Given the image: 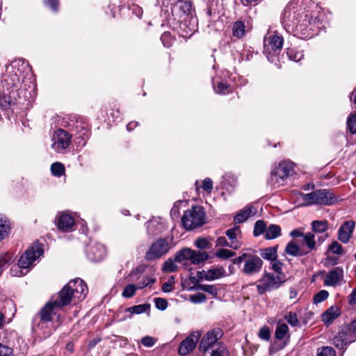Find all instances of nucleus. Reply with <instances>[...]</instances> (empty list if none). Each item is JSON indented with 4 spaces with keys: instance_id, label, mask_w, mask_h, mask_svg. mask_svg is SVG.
Listing matches in <instances>:
<instances>
[{
    "instance_id": "obj_1",
    "label": "nucleus",
    "mask_w": 356,
    "mask_h": 356,
    "mask_svg": "<svg viewBox=\"0 0 356 356\" xmlns=\"http://www.w3.org/2000/svg\"><path fill=\"white\" fill-rule=\"evenodd\" d=\"M311 21L309 11L303 0L292 1L284 9L282 22L289 28L302 31L311 24Z\"/></svg>"
},
{
    "instance_id": "obj_2",
    "label": "nucleus",
    "mask_w": 356,
    "mask_h": 356,
    "mask_svg": "<svg viewBox=\"0 0 356 356\" xmlns=\"http://www.w3.org/2000/svg\"><path fill=\"white\" fill-rule=\"evenodd\" d=\"M88 293L86 284L79 278L70 280L51 298L60 308L69 305L72 302L83 300Z\"/></svg>"
},
{
    "instance_id": "obj_3",
    "label": "nucleus",
    "mask_w": 356,
    "mask_h": 356,
    "mask_svg": "<svg viewBox=\"0 0 356 356\" xmlns=\"http://www.w3.org/2000/svg\"><path fill=\"white\" fill-rule=\"evenodd\" d=\"M300 195L305 206L312 204L330 205L336 201L334 194L327 189H318L306 194L300 193Z\"/></svg>"
},
{
    "instance_id": "obj_4",
    "label": "nucleus",
    "mask_w": 356,
    "mask_h": 356,
    "mask_svg": "<svg viewBox=\"0 0 356 356\" xmlns=\"http://www.w3.org/2000/svg\"><path fill=\"white\" fill-rule=\"evenodd\" d=\"M186 229L191 230L205 223V213L202 207L194 206L184 212L181 218Z\"/></svg>"
},
{
    "instance_id": "obj_5",
    "label": "nucleus",
    "mask_w": 356,
    "mask_h": 356,
    "mask_svg": "<svg viewBox=\"0 0 356 356\" xmlns=\"http://www.w3.org/2000/svg\"><path fill=\"white\" fill-rule=\"evenodd\" d=\"M284 282V275H275L266 273L257 282V291L262 295L267 291L278 289Z\"/></svg>"
},
{
    "instance_id": "obj_6",
    "label": "nucleus",
    "mask_w": 356,
    "mask_h": 356,
    "mask_svg": "<svg viewBox=\"0 0 356 356\" xmlns=\"http://www.w3.org/2000/svg\"><path fill=\"white\" fill-rule=\"evenodd\" d=\"M223 336V331L220 328H214L208 331L201 339L199 350L204 355L209 350L216 348L222 342L220 339Z\"/></svg>"
},
{
    "instance_id": "obj_7",
    "label": "nucleus",
    "mask_w": 356,
    "mask_h": 356,
    "mask_svg": "<svg viewBox=\"0 0 356 356\" xmlns=\"http://www.w3.org/2000/svg\"><path fill=\"white\" fill-rule=\"evenodd\" d=\"M209 258L206 252H197L191 248H184L179 250L175 255V261L182 262L184 260H190L194 265L200 264Z\"/></svg>"
},
{
    "instance_id": "obj_8",
    "label": "nucleus",
    "mask_w": 356,
    "mask_h": 356,
    "mask_svg": "<svg viewBox=\"0 0 356 356\" xmlns=\"http://www.w3.org/2000/svg\"><path fill=\"white\" fill-rule=\"evenodd\" d=\"M170 250V245L165 238H160L155 241L147 251L145 258L147 261H153L161 258Z\"/></svg>"
},
{
    "instance_id": "obj_9",
    "label": "nucleus",
    "mask_w": 356,
    "mask_h": 356,
    "mask_svg": "<svg viewBox=\"0 0 356 356\" xmlns=\"http://www.w3.org/2000/svg\"><path fill=\"white\" fill-rule=\"evenodd\" d=\"M43 254V250L38 245L30 247L21 256L18 261V266L21 268H28L34 261Z\"/></svg>"
},
{
    "instance_id": "obj_10",
    "label": "nucleus",
    "mask_w": 356,
    "mask_h": 356,
    "mask_svg": "<svg viewBox=\"0 0 356 356\" xmlns=\"http://www.w3.org/2000/svg\"><path fill=\"white\" fill-rule=\"evenodd\" d=\"M51 147L56 152H61L67 149L71 143V135L63 129H58L52 136Z\"/></svg>"
},
{
    "instance_id": "obj_11",
    "label": "nucleus",
    "mask_w": 356,
    "mask_h": 356,
    "mask_svg": "<svg viewBox=\"0 0 356 356\" xmlns=\"http://www.w3.org/2000/svg\"><path fill=\"white\" fill-rule=\"evenodd\" d=\"M262 259L257 255L249 254L242 272L247 275H252L259 273L263 266Z\"/></svg>"
},
{
    "instance_id": "obj_12",
    "label": "nucleus",
    "mask_w": 356,
    "mask_h": 356,
    "mask_svg": "<svg viewBox=\"0 0 356 356\" xmlns=\"http://www.w3.org/2000/svg\"><path fill=\"white\" fill-rule=\"evenodd\" d=\"M200 337L201 333L199 331H195L191 333V334L179 344L178 349L179 353L183 356L188 355L195 348Z\"/></svg>"
},
{
    "instance_id": "obj_13",
    "label": "nucleus",
    "mask_w": 356,
    "mask_h": 356,
    "mask_svg": "<svg viewBox=\"0 0 356 356\" xmlns=\"http://www.w3.org/2000/svg\"><path fill=\"white\" fill-rule=\"evenodd\" d=\"M355 341L348 327L343 326L333 339V344L339 349H343L347 344Z\"/></svg>"
},
{
    "instance_id": "obj_14",
    "label": "nucleus",
    "mask_w": 356,
    "mask_h": 356,
    "mask_svg": "<svg viewBox=\"0 0 356 356\" xmlns=\"http://www.w3.org/2000/svg\"><path fill=\"white\" fill-rule=\"evenodd\" d=\"M51 325V323L49 322H44L42 319L35 316L33 319L32 330L40 337L47 338L52 333V330L50 326Z\"/></svg>"
},
{
    "instance_id": "obj_15",
    "label": "nucleus",
    "mask_w": 356,
    "mask_h": 356,
    "mask_svg": "<svg viewBox=\"0 0 356 356\" xmlns=\"http://www.w3.org/2000/svg\"><path fill=\"white\" fill-rule=\"evenodd\" d=\"M21 84V81L16 72H9L6 74L2 80V86L9 91V94L17 91Z\"/></svg>"
},
{
    "instance_id": "obj_16",
    "label": "nucleus",
    "mask_w": 356,
    "mask_h": 356,
    "mask_svg": "<svg viewBox=\"0 0 356 356\" xmlns=\"http://www.w3.org/2000/svg\"><path fill=\"white\" fill-rule=\"evenodd\" d=\"M283 38L277 34L266 35L264 40V50L270 51H276L282 48Z\"/></svg>"
},
{
    "instance_id": "obj_17",
    "label": "nucleus",
    "mask_w": 356,
    "mask_h": 356,
    "mask_svg": "<svg viewBox=\"0 0 356 356\" xmlns=\"http://www.w3.org/2000/svg\"><path fill=\"white\" fill-rule=\"evenodd\" d=\"M56 221L58 229L64 232H71L74 225V218L65 212H60L57 214Z\"/></svg>"
},
{
    "instance_id": "obj_18",
    "label": "nucleus",
    "mask_w": 356,
    "mask_h": 356,
    "mask_svg": "<svg viewBox=\"0 0 356 356\" xmlns=\"http://www.w3.org/2000/svg\"><path fill=\"white\" fill-rule=\"evenodd\" d=\"M343 278V270L342 267H336L329 271L324 279V284L326 286H337L340 284Z\"/></svg>"
},
{
    "instance_id": "obj_19",
    "label": "nucleus",
    "mask_w": 356,
    "mask_h": 356,
    "mask_svg": "<svg viewBox=\"0 0 356 356\" xmlns=\"http://www.w3.org/2000/svg\"><path fill=\"white\" fill-rule=\"evenodd\" d=\"M355 225L353 220L346 221L342 224L338 230V239L343 243H347L353 235Z\"/></svg>"
},
{
    "instance_id": "obj_20",
    "label": "nucleus",
    "mask_w": 356,
    "mask_h": 356,
    "mask_svg": "<svg viewBox=\"0 0 356 356\" xmlns=\"http://www.w3.org/2000/svg\"><path fill=\"white\" fill-rule=\"evenodd\" d=\"M86 254L90 260L97 262L105 257L106 249L101 244L90 245L86 250Z\"/></svg>"
},
{
    "instance_id": "obj_21",
    "label": "nucleus",
    "mask_w": 356,
    "mask_h": 356,
    "mask_svg": "<svg viewBox=\"0 0 356 356\" xmlns=\"http://www.w3.org/2000/svg\"><path fill=\"white\" fill-rule=\"evenodd\" d=\"M60 307L54 304V301L51 300L46 305L41 309L38 318L42 319L44 322H49L51 323L52 315L56 314L57 310Z\"/></svg>"
},
{
    "instance_id": "obj_22",
    "label": "nucleus",
    "mask_w": 356,
    "mask_h": 356,
    "mask_svg": "<svg viewBox=\"0 0 356 356\" xmlns=\"http://www.w3.org/2000/svg\"><path fill=\"white\" fill-rule=\"evenodd\" d=\"M172 10V13L179 17L188 15L191 12L192 3L189 1L179 0L175 3Z\"/></svg>"
},
{
    "instance_id": "obj_23",
    "label": "nucleus",
    "mask_w": 356,
    "mask_h": 356,
    "mask_svg": "<svg viewBox=\"0 0 356 356\" xmlns=\"http://www.w3.org/2000/svg\"><path fill=\"white\" fill-rule=\"evenodd\" d=\"M226 236L229 240V248L237 250L241 248V243L238 241V236L241 234V230L238 226H234V227L227 229L225 232Z\"/></svg>"
},
{
    "instance_id": "obj_24",
    "label": "nucleus",
    "mask_w": 356,
    "mask_h": 356,
    "mask_svg": "<svg viewBox=\"0 0 356 356\" xmlns=\"http://www.w3.org/2000/svg\"><path fill=\"white\" fill-rule=\"evenodd\" d=\"M275 170L277 172L281 181H284L294 173L293 164L290 162H282Z\"/></svg>"
},
{
    "instance_id": "obj_25",
    "label": "nucleus",
    "mask_w": 356,
    "mask_h": 356,
    "mask_svg": "<svg viewBox=\"0 0 356 356\" xmlns=\"http://www.w3.org/2000/svg\"><path fill=\"white\" fill-rule=\"evenodd\" d=\"M226 276V271L222 266H218L208 270L204 276L201 277L202 280L212 281Z\"/></svg>"
},
{
    "instance_id": "obj_26",
    "label": "nucleus",
    "mask_w": 356,
    "mask_h": 356,
    "mask_svg": "<svg viewBox=\"0 0 356 356\" xmlns=\"http://www.w3.org/2000/svg\"><path fill=\"white\" fill-rule=\"evenodd\" d=\"M340 314L339 309L338 307L332 306L325 311L322 315V321L329 325L336 319Z\"/></svg>"
},
{
    "instance_id": "obj_27",
    "label": "nucleus",
    "mask_w": 356,
    "mask_h": 356,
    "mask_svg": "<svg viewBox=\"0 0 356 356\" xmlns=\"http://www.w3.org/2000/svg\"><path fill=\"white\" fill-rule=\"evenodd\" d=\"M253 207L251 205L246 206L241 210L234 218L235 223L244 222L250 216L253 214Z\"/></svg>"
},
{
    "instance_id": "obj_28",
    "label": "nucleus",
    "mask_w": 356,
    "mask_h": 356,
    "mask_svg": "<svg viewBox=\"0 0 356 356\" xmlns=\"http://www.w3.org/2000/svg\"><path fill=\"white\" fill-rule=\"evenodd\" d=\"M245 22L241 20L236 21L232 25V35L233 36L241 39L246 33Z\"/></svg>"
},
{
    "instance_id": "obj_29",
    "label": "nucleus",
    "mask_w": 356,
    "mask_h": 356,
    "mask_svg": "<svg viewBox=\"0 0 356 356\" xmlns=\"http://www.w3.org/2000/svg\"><path fill=\"white\" fill-rule=\"evenodd\" d=\"M193 289L196 291H202L208 293L213 298H217L218 293V289L217 286L213 284H198L194 286Z\"/></svg>"
},
{
    "instance_id": "obj_30",
    "label": "nucleus",
    "mask_w": 356,
    "mask_h": 356,
    "mask_svg": "<svg viewBox=\"0 0 356 356\" xmlns=\"http://www.w3.org/2000/svg\"><path fill=\"white\" fill-rule=\"evenodd\" d=\"M261 256L264 259L275 261L277 257V246L269 247L262 250Z\"/></svg>"
},
{
    "instance_id": "obj_31",
    "label": "nucleus",
    "mask_w": 356,
    "mask_h": 356,
    "mask_svg": "<svg viewBox=\"0 0 356 356\" xmlns=\"http://www.w3.org/2000/svg\"><path fill=\"white\" fill-rule=\"evenodd\" d=\"M289 327L286 323H279L276 327L275 336L279 340L283 339L286 335L289 337Z\"/></svg>"
},
{
    "instance_id": "obj_32",
    "label": "nucleus",
    "mask_w": 356,
    "mask_h": 356,
    "mask_svg": "<svg viewBox=\"0 0 356 356\" xmlns=\"http://www.w3.org/2000/svg\"><path fill=\"white\" fill-rule=\"evenodd\" d=\"M281 234V228L277 225H270L266 229L265 238L266 239H273Z\"/></svg>"
},
{
    "instance_id": "obj_33",
    "label": "nucleus",
    "mask_w": 356,
    "mask_h": 356,
    "mask_svg": "<svg viewBox=\"0 0 356 356\" xmlns=\"http://www.w3.org/2000/svg\"><path fill=\"white\" fill-rule=\"evenodd\" d=\"M285 253L293 257L303 255L299 246L293 241L289 242L285 248Z\"/></svg>"
},
{
    "instance_id": "obj_34",
    "label": "nucleus",
    "mask_w": 356,
    "mask_h": 356,
    "mask_svg": "<svg viewBox=\"0 0 356 356\" xmlns=\"http://www.w3.org/2000/svg\"><path fill=\"white\" fill-rule=\"evenodd\" d=\"M229 353L227 346L222 343L218 346L211 350L210 356H229Z\"/></svg>"
},
{
    "instance_id": "obj_35",
    "label": "nucleus",
    "mask_w": 356,
    "mask_h": 356,
    "mask_svg": "<svg viewBox=\"0 0 356 356\" xmlns=\"http://www.w3.org/2000/svg\"><path fill=\"white\" fill-rule=\"evenodd\" d=\"M149 308H150V305L147 303V304L138 305H134V306L130 307L127 308L126 311L131 314H140L146 312L147 310L149 309Z\"/></svg>"
},
{
    "instance_id": "obj_36",
    "label": "nucleus",
    "mask_w": 356,
    "mask_h": 356,
    "mask_svg": "<svg viewBox=\"0 0 356 356\" xmlns=\"http://www.w3.org/2000/svg\"><path fill=\"white\" fill-rule=\"evenodd\" d=\"M312 230L316 233H323L327 229V220H314L312 223Z\"/></svg>"
},
{
    "instance_id": "obj_37",
    "label": "nucleus",
    "mask_w": 356,
    "mask_h": 356,
    "mask_svg": "<svg viewBox=\"0 0 356 356\" xmlns=\"http://www.w3.org/2000/svg\"><path fill=\"white\" fill-rule=\"evenodd\" d=\"M284 181H281L280 176L277 175V172L274 170L268 179V184L274 188H278L284 184Z\"/></svg>"
},
{
    "instance_id": "obj_38",
    "label": "nucleus",
    "mask_w": 356,
    "mask_h": 356,
    "mask_svg": "<svg viewBox=\"0 0 356 356\" xmlns=\"http://www.w3.org/2000/svg\"><path fill=\"white\" fill-rule=\"evenodd\" d=\"M175 258L174 259H168L165 261L162 266V271L164 273H172L178 270V266L176 265Z\"/></svg>"
},
{
    "instance_id": "obj_39",
    "label": "nucleus",
    "mask_w": 356,
    "mask_h": 356,
    "mask_svg": "<svg viewBox=\"0 0 356 356\" xmlns=\"http://www.w3.org/2000/svg\"><path fill=\"white\" fill-rule=\"evenodd\" d=\"M216 257L221 259H228L236 255V252L230 250L221 248L218 250L216 254Z\"/></svg>"
},
{
    "instance_id": "obj_40",
    "label": "nucleus",
    "mask_w": 356,
    "mask_h": 356,
    "mask_svg": "<svg viewBox=\"0 0 356 356\" xmlns=\"http://www.w3.org/2000/svg\"><path fill=\"white\" fill-rule=\"evenodd\" d=\"M284 318L286 319L287 323L293 327H300V322L298 319L297 314L296 313L289 312L286 314Z\"/></svg>"
},
{
    "instance_id": "obj_41",
    "label": "nucleus",
    "mask_w": 356,
    "mask_h": 356,
    "mask_svg": "<svg viewBox=\"0 0 356 356\" xmlns=\"http://www.w3.org/2000/svg\"><path fill=\"white\" fill-rule=\"evenodd\" d=\"M266 225L263 220H257L254 224V235L255 236H258L259 235L263 234L264 233L266 234Z\"/></svg>"
},
{
    "instance_id": "obj_42",
    "label": "nucleus",
    "mask_w": 356,
    "mask_h": 356,
    "mask_svg": "<svg viewBox=\"0 0 356 356\" xmlns=\"http://www.w3.org/2000/svg\"><path fill=\"white\" fill-rule=\"evenodd\" d=\"M51 172L54 176L60 177L65 172V167L61 163H54L51 166Z\"/></svg>"
},
{
    "instance_id": "obj_43",
    "label": "nucleus",
    "mask_w": 356,
    "mask_h": 356,
    "mask_svg": "<svg viewBox=\"0 0 356 356\" xmlns=\"http://www.w3.org/2000/svg\"><path fill=\"white\" fill-rule=\"evenodd\" d=\"M195 245L200 249L205 250L210 249L211 244L210 241L206 238H198L195 241Z\"/></svg>"
},
{
    "instance_id": "obj_44",
    "label": "nucleus",
    "mask_w": 356,
    "mask_h": 356,
    "mask_svg": "<svg viewBox=\"0 0 356 356\" xmlns=\"http://www.w3.org/2000/svg\"><path fill=\"white\" fill-rule=\"evenodd\" d=\"M314 238V234L312 233H307L303 236L304 242L310 250L315 248L316 241Z\"/></svg>"
},
{
    "instance_id": "obj_45",
    "label": "nucleus",
    "mask_w": 356,
    "mask_h": 356,
    "mask_svg": "<svg viewBox=\"0 0 356 356\" xmlns=\"http://www.w3.org/2000/svg\"><path fill=\"white\" fill-rule=\"evenodd\" d=\"M316 356H336V353L332 348L324 346L317 350Z\"/></svg>"
},
{
    "instance_id": "obj_46",
    "label": "nucleus",
    "mask_w": 356,
    "mask_h": 356,
    "mask_svg": "<svg viewBox=\"0 0 356 356\" xmlns=\"http://www.w3.org/2000/svg\"><path fill=\"white\" fill-rule=\"evenodd\" d=\"M137 289H138V285L129 284L124 289L122 296L125 298H131L135 295Z\"/></svg>"
},
{
    "instance_id": "obj_47",
    "label": "nucleus",
    "mask_w": 356,
    "mask_h": 356,
    "mask_svg": "<svg viewBox=\"0 0 356 356\" xmlns=\"http://www.w3.org/2000/svg\"><path fill=\"white\" fill-rule=\"evenodd\" d=\"M161 40L165 47H170L174 42V38L169 32H165L161 35Z\"/></svg>"
},
{
    "instance_id": "obj_48",
    "label": "nucleus",
    "mask_w": 356,
    "mask_h": 356,
    "mask_svg": "<svg viewBox=\"0 0 356 356\" xmlns=\"http://www.w3.org/2000/svg\"><path fill=\"white\" fill-rule=\"evenodd\" d=\"M347 125L352 134H356V113L349 116L347 120Z\"/></svg>"
},
{
    "instance_id": "obj_49",
    "label": "nucleus",
    "mask_w": 356,
    "mask_h": 356,
    "mask_svg": "<svg viewBox=\"0 0 356 356\" xmlns=\"http://www.w3.org/2000/svg\"><path fill=\"white\" fill-rule=\"evenodd\" d=\"M328 296L329 293L326 290H321L314 296V302L315 304L320 303L326 300Z\"/></svg>"
},
{
    "instance_id": "obj_50",
    "label": "nucleus",
    "mask_w": 356,
    "mask_h": 356,
    "mask_svg": "<svg viewBox=\"0 0 356 356\" xmlns=\"http://www.w3.org/2000/svg\"><path fill=\"white\" fill-rule=\"evenodd\" d=\"M329 250L336 254H341L343 253L342 246L336 241L332 242L330 245Z\"/></svg>"
},
{
    "instance_id": "obj_51",
    "label": "nucleus",
    "mask_w": 356,
    "mask_h": 356,
    "mask_svg": "<svg viewBox=\"0 0 356 356\" xmlns=\"http://www.w3.org/2000/svg\"><path fill=\"white\" fill-rule=\"evenodd\" d=\"M0 356H15L13 350L6 346L0 343Z\"/></svg>"
},
{
    "instance_id": "obj_52",
    "label": "nucleus",
    "mask_w": 356,
    "mask_h": 356,
    "mask_svg": "<svg viewBox=\"0 0 356 356\" xmlns=\"http://www.w3.org/2000/svg\"><path fill=\"white\" fill-rule=\"evenodd\" d=\"M190 300L192 302L197 304L205 302L207 300V297L204 293H197L191 296Z\"/></svg>"
},
{
    "instance_id": "obj_53",
    "label": "nucleus",
    "mask_w": 356,
    "mask_h": 356,
    "mask_svg": "<svg viewBox=\"0 0 356 356\" xmlns=\"http://www.w3.org/2000/svg\"><path fill=\"white\" fill-rule=\"evenodd\" d=\"M155 306L158 309L165 310L168 307V302L166 300L161 298H154Z\"/></svg>"
},
{
    "instance_id": "obj_54",
    "label": "nucleus",
    "mask_w": 356,
    "mask_h": 356,
    "mask_svg": "<svg viewBox=\"0 0 356 356\" xmlns=\"http://www.w3.org/2000/svg\"><path fill=\"white\" fill-rule=\"evenodd\" d=\"M156 281V278L154 277H146L143 279L142 281H140L138 283V289H142L152 284H154Z\"/></svg>"
},
{
    "instance_id": "obj_55",
    "label": "nucleus",
    "mask_w": 356,
    "mask_h": 356,
    "mask_svg": "<svg viewBox=\"0 0 356 356\" xmlns=\"http://www.w3.org/2000/svg\"><path fill=\"white\" fill-rule=\"evenodd\" d=\"M287 55L291 60L296 62L300 60L303 57V54L301 52H294L292 49L288 50Z\"/></svg>"
},
{
    "instance_id": "obj_56",
    "label": "nucleus",
    "mask_w": 356,
    "mask_h": 356,
    "mask_svg": "<svg viewBox=\"0 0 356 356\" xmlns=\"http://www.w3.org/2000/svg\"><path fill=\"white\" fill-rule=\"evenodd\" d=\"M259 337L264 340H268L270 337V330L267 326L262 327L259 332Z\"/></svg>"
},
{
    "instance_id": "obj_57",
    "label": "nucleus",
    "mask_w": 356,
    "mask_h": 356,
    "mask_svg": "<svg viewBox=\"0 0 356 356\" xmlns=\"http://www.w3.org/2000/svg\"><path fill=\"white\" fill-rule=\"evenodd\" d=\"M274 263L272 264L273 270L277 273V275H284L282 273L283 264L280 261H273Z\"/></svg>"
},
{
    "instance_id": "obj_58",
    "label": "nucleus",
    "mask_w": 356,
    "mask_h": 356,
    "mask_svg": "<svg viewBox=\"0 0 356 356\" xmlns=\"http://www.w3.org/2000/svg\"><path fill=\"white\" fill-rule=\"evenodd\" d=\"M202 188L208 193H211L213 189V181L210 178L204 179Z\"/></svg>"
},
{
    "instance_id": "obj_59",
    "label": "nucleus",
    "mask_w": 356,
    "mask_h": 356,
    "mask_svg": "<svg viewBox=\"0 0 356 356\" xmlns=\"http://www.w3.org/2000/svg\"><path fill=\"white\" fill-rule=\"evenodd\" d=\"M228 88L229 85L227 83L220 82L215 87V90L218 93L225 94L227 92Z\"/></svg>"
},
{
    "instance_id": "obj_60",
    "label": "nucleus",
    "mask_w": 356,
    "mask_h": 356,
    "mask_svg": "<svg viewBox=\"0 0 356 356\" xmlns=\"http://www.w3.org/2000/svg\"><path fill=\"white\" fill-rule=\"evenodd\" d=\"M155 339L152 337H145L141 339V343L146 347H152L155 344Z\"/></svg>"
},
{
    "instance_id": "obj_61",
    "label": "nucleus",
    "mask_w": 356,
    "mask_h": 356,
    "mask_svg": "<svg viewBox=\"0 0 356 356\" xmlns=\"http://www.w3.org/2000/svg\"><path fill=\"white\" fill-rule=\"evenodd\" d=\"M228 242L225 236H220L216 241V246L229 247Z\"/></svg>"
},
{
    "instance_id": "obj_62",
    "label": "nucleus",
    "mask_w": 356,
    "mask_h": 356,
    "mask_svg": "<svg viewBox=\"0 0 356 356\" xmlns=\"http://www.w3.org/2000/svg\"><path fill=\"white\" fill-rule=\"evenodd\" d=\"M44 3L51 7L54 11H57L58 9V0H44Z\"/></svg>"
},
{
    "instance_id": "obj_63",
    "label": "nucleus",
    "mask_w": 356,
    "mask_h": 356,
    "mask_svg": "<svg viewBox=\"0 0 356 356\" xmlns=\"http://www.w3.org/2000/svg\"><path fill=\"white\" fill-rule=\"evenodd\" d=\"M207 13L209 16L218 15V10L216 8H213V1L211 2H210V3L207 8Z\"/></svg>"
},
{
    "instance_id": "obj_64",
    "label": "nucleus",
    "mask_w": 356,
    "mask_h": 356,
    "mask_svg": "<svg viewBox=\"0 0 356 356\" xmlns=\"http://www.w3.org/2000/svg\"><path fill=\"white\" fill-rule=\"evenodd\" d=\"M346 327L350 331V333L353 334V337L356 339V319L353 321L350 325H346Z\"/></svg>"
}]
</instances>
